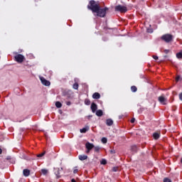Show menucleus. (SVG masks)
<instances>
[{"label": "nucleus", "mask_w": 182, "mask_h": 182, "mask_svg": "<svg viewBox=\"0 0 182 182\" xmlns=\"http://www.w3.org/2000/svg\"><path fill=\"white\" fill-rule=\"evenodd\" d=\"M87 9H90V11H92V14H96V16H98L99 18H106L107 11H109V8L107 7L101 9L100 4L96 3L95 0L90 1Z\"/></svg>", "instance_id": "f257e3e1"}, {"label": "nucleus", "mask_w": 182, "mask_h": 182, "mask_svg": "<svg viewBox=\"0 0 182 182\" xmlns=\"http://www.w3.org/2000/svg\"><path fill=\"white\" fill-rule=\"evenodd\" d=\"M161 39L164 42H166V43H170L173 42L174 37L173 36V35H171L170 33H166V34L161 36Z\"/></svg>", "instance_id": "f03ea898"}, {"label": "nucleus", "mask_w": 182, "mask_h": 182, "mask_svg": "<svg viewBox=\"0 0 182 182\" xmlns=\"http://www.w3.org/2000/svg\"><path fill=\"white\" fill-rule=\"evenodd\" d=\"M114 9L117 12H120L121 14H126L127 12V7L125 6L117 5Z\"/></svg>", "instance_id": "7ed1b4c3"}, {"label": "nucleus", "mask_w": 182, "mask_h": 182, "mask_svg": "<svg viewBox=\"0 0 182 182\" xmlns=\"http://www.w3.org/2000/svg\"><path fill=\"white\" fill-rule=\"evenodd\" d=\"M14 59L18 63H22V62L25 60V56H23L22 54H17L14 56Z\"/></svg>", "instance_id": "20e7f679"}, {"label": "nucleus", "mask_w": 182, "mask_h": 182, "mask_svg": "<svg viewBox=\"0 0 182 182\" xmlns=\"http://www.w3.org/2000/svg\"><path fill=\"white\" fill-rule=\"evenodd\" d=\"M158 101L159 103H161V105H164V106L167 105V98H166V97H164L163 95L158 97Z\"/></svg>", "instance_id": "39448f33"}, {"label": "nucleus", "mask_w": 182, "mask_h": 182, "mask_svg": "<svg viewBox=\"0 0 182 182\" xmlns=\"http://www.w3.org/2000/svg\"><path fill=\"white\" fill-rule=\"evenodd\" d=\"M40 80L44 86H50V82L49 80H47L43 77H40Z\"/></svg>", "instance_id": "423d86ee"}, {"label": "nucleus", "mask_w": 182, "mask_h": 182, "mask_svg": "<svg viewBox=\"0 0 182 182\" xmlns=\"http://www.w3.org/2000/svg\"><path fill=\"white\" fill-rule=\"evenodd\" d=\"M60 170H63V168H56L54 169V174L56 176V178H60L62 176H60Z\"/></svg>", "instance_id": "0eeeda50"}, {"label": "nucleus", "mask_w": 182, "mask_h": 182, "mask_svg": "<svg viewBox=\"0 0 182 182\" xmlns=\"http://www.w3.org/2000/svg\"><path fill=\"white\" fill-rule=\"evenodd\" d=\"M161 136V132L160 131H157L153 134V138L154 140H159Z\"/></svg>", "instance_id": "6e6552de"}, {"label": "nucleus", "mask_w": 182, "mask_h": 182, "mask_svg": "<svg viewBox=\"0 0 182 182\" xmlns=\"http://www.w3.org/2000/svg\"><path fill=\"white\" fill-rule=\"evenodd\" d=\"M91 110H92V113L96 112V110H97V105H96V103L92 102L91 104Z\"/></svg>", "instance_id": "1a4fd4ad"}, {"label": "nucleus", "mask_w": 182, "mask_h": 182, "mask_svg": "<svg viewBox=\"0 0 182 182\" xmlns=\"http://www.w3.org/2000/svg\"><path fill=\"white\" fill-rule=\"evenodd\" d=\"M85 147L87 150H92V149L95 147V145H93V144H91L90 142H87L85 144Z\"/></svg>", "instance_id": "9d476101"}, {"label": "nucleus", "mask_w": 182, "mask_h": 182, "mask_svg": "<svg viewBox=\"0 0 182 182\" xmlns=\"http://www.w3.org/2000/svg\"><path fill=\"white\" fill-rule=\"evenodd\" d=\"M23 174L24 177H29L31 176V171L29 169H23Z\"/></svg>", "instance_id": "9b49d317"}, {"label": "nucleus", "mask_w": 182, "mask_h": 182, "mask_svg": "<svg viewBox=\"0 0 182 182\" xmlns=\"http://www.w3.org/2000/svg\"><path fill=\"white\" fill-rule=\"evenodd\" d=\"M78 159L81 161H83L84 160H87V155H79Z\"/></svg>", "instance_id": "f8f14e48"}, {"label": "nucleus", "mask_w": 182, "mask_h": 182, "mask_svg": "<svg viewBox=\"0 0 182 182\" xmlns=\"http://www.w3.org/2000/svg\"><path fill=\"white\" fill-rule=\"evenodd\" d=\"M96 116H97L98 117H102V116H103V111L102 109L97 110Z\"/></svg>", "instance_id": "ddd939ff"}, {"label": "nucleus", "mask_w": 182, "mask_h": 182, "mask_svg": "<svg viewBox=\"0 0 182 182\" xmlns=\"http://www.w3.org/2000/svg\"><path fill=\"white\" fill-rule=\"evenodd\" d=\"M106 124H107V126H113V119H107L106 120Z\"/></svg>", "instance_id": "4468645a"}, {"label": "nucleus", "mask_w": 182, "mask_h": 182, "mask_svg": "<svg viewBox=\"0 0 182 182\" xmlns=\"http://www.w3.org/2000/svg\"><path fill=\"white\" fill-rule=\"evenodd\" d=\"M100 97V94L99 92H95L93 95H92V99H99Z\"/></svg>", "instance_id": "2eb2a0df"}, {"label": "nucleus", "mask_w": 182, "mask_h": 182, "mask_svg": "<svg viewBox=\"0 0 182 182\" xmlns=\"http://www.w3.org/2000/svg\"><path fill=\"white\" fill-rule=\"evenodd\" d=\"M55 107L58 108V109H60V107H62V103L59 101H57L55 102Z\"/></svg>", "instance_id": "dca6fc26"}, {"label": "nucleus", "mask_w": 182, "mask_h": 182, "mask_svg": "<svg viewBox=\"0 0 182 182\" xmlns=\"http://www.w3.org/2000/svg\"><path fill=\"white\" fill-rule=\"evenodd\" d=\"M73 87L75 90H77V89H79V84L77 82L74 83Z\"/></svg>", "instance_id": "f3484780"}, {"label": "nucleus", "mask_w": 182, "mask_h": 182, "mask_svg": "<svg viewBox=\"0 0 182 182\" xmlns=\"http://www.w3.org/2000/svg\"><path fill=\"white\" fill-rule=\"evenodd\" d=\"M131 90H132V92H137V87H136L134 85L132 86Z\"/></svg>", "instance_id": "a211bd4d"}, {"label": "nucleus", "mask_w": 182, "mask_h": 182, "mask_svg": "<svg viewBox=\"0 0 182 182\" xmlns=\"http://www.w3.org/2000/svg\"><path fill=\"white\" fill-rule=\"evenodd\" d=\"M102 143H103L104 144H106V143H107V138L106 137H102L101 139Z\"/></svg>", "instance_id": "6ab92c4d"}, {"label": "nucleus", "mask_w": 182, "mask_h": 182, "mask_svg": "<svg viewBox=\"0 0 182 182\" xmlns=\"http://www.w3.org/2000/svg\"><path fill=\"white\" fill-rule=\"evenodd\" d=\"M176 58L178 59H182V53L179 52V53H176Z\"/></svg>", "instance_id": "aec40b11"}, {"label": "nucleus", "mask_w": 182, "mask_h": 182, "mask_svg": "<svg viewBox=\"0 0 182 182\" xmlns=\"http://www.w3.org/2000/svg\"><path fill=\"white\" fill-rule=\"evenodd\" d=\"M85 105H86L87 106H90V100L85 99Z\"/></svg>", "instance_id": "412c9836"}, {"label": "nucleus", "mask_w": 182, "mask_h": 182, "mask_svg": "<svg viewBox=\"0 0 182 182\" xmlns=\"http://www.w3.org/2000/svg\"><path fill=\"white\" fill-rule=\"evenodd\" d=\"M45 154H46V151H44L43 153H41V154H37V157H39V158H41V157H43V156L45 155Z\"/></svg>", "instance_id": "4be33fe9"}, {"label": "nucleus", "mask_w": 182, "mask_h": 182, "mask_svg": "<svg viewBox=\"0 0 182 182\" xmlns=\"http://www.w3.org/2000/svg\"><path fill=\"white\" fill-rule=\"evenodd\" d=\"M131 150H132V151H137V146L136 145H134L131 147Z\"/></svg>", "instance_id": "5701e85b"}, {"label": "nucleus", "mask_w": 182, "mask_h": 182, "mask_svg": "<svg viewBox=\"0 0 182 182\" xmlns=\"http://www.w3.org/2000/svg\"><path fill=\"white\" fill-rule=\"evenodd\" d=\"M94 150H95V153H99V151H100V146H95V147H94Z\"/></svg>", "instance_id": "b1692460"}, {"label": "nucleus", "mask_w": 182, "mask_h": 182, "mask_svg": "<svg viewBox=\"0 0 182 182\" xmlns=\"http://www.w3.org/2000/svg\"><path fill=\"white\" fill-rule=\"evenodd\" d=\"M80 133H86L87 132V128H82L80 129Z\"/></svg>", "instance_id": "393cba45"}, {"label": "nucleus", "mask_w": 182, "mask_h": 182, "mask_svg": "<svg viewBox=\"0 0 182 182\" xmlns=\"http://www.w3.org/2000/svg\"><path fill=\"white\" fill-rule=\"evenodd\" d=\"M41 173L44 174V176H46L48 174V170L47 169H41Z\"/></svg>", "instance_id": "a878e982"}, {"label": "nucleus", "mask_w": 182, "mask_h": 182, "mask_svg": "<svg viewBox=\"0 0 182 182\" xmlns=\"http://www.w3.org/2000/svg\"><path fill=\"white\" fill-rule=\"evenodd\" d=\"M77 171H79V169H77V166H75L73 170L74 174L77 173Z\"/></svg>", "instance_id": "bb28decb"}, {"label": "nucleus", "mask_w": 182, "mask_h": 182, "mask_svg": "<svg viewBox=\"0 0 182 182\" xmlns=\"http://www.w3.org/2000/svg\"><path fill=\"white\" fill-rule=\"evenodd\" d=\"M164 182H171V179L168 178H164Z\"/></svg>", "instance_id": "cd10ccee"}, {"label": "nucleus", "mask_w": 182, "mask_h": 182, "mask_svg": "<svg viewBox=\"0 0 182 182\" xmlns=\"http://www.w3.org/2000/svg\"><path fill=\"white\" fill-rule=\"evenodd\" d=\"M107 164V161H106V159H102V161H101V164Z\"/></svg>", "instance_id": "c85d7f7f"}, {"label": "nucleus", "mask_w": 182, "mask_h": 182, "mask_svg": "<svg viewBox=\"0 0 182 182\" xmlns=\"http://www.w3.org/2000/svg\"><path fill=\"white\" fill-rule=\"evenodd\" d=\"M180 79H181V77H180V75H178L176 78V81L178 82V80H180Z\"/></svg>", "instance_id": "c756f323"}, {"label": "nucleus", "mask_w": 182, "mask_h": 182, "mask_svg": "<svg viewBox=\"0 0 182 182\" xmlns=\"http://www.w3.org/2000/svg\"><path fill=\"white\" fill-rule=\"evenodd\" d=\"M152 58H153V59H154L155 60H159V57L156 56V55H153Z\"/></svg>", "instance_id": "7c9ffc66"}, {"label": "nucleus", "mask_w": 182, "mask_h": 182, "mask_svg": "<svg viewBox=\"0 0 182 182\" xmlns=\"http://www.w3.org/2000/svg\"><path fill=\"white\" fill-rule=\"evenodd\" d=\"M109 153H111V154H114L116 153V151L113 150V149H111L109 151Z\"/></svg>", "instance_id": "2f4dec72"}, {"label": "nucleus", "mask_w": 182, "mask_h": 182, "mask_svg": "<svg viewBox=\"0 0 182 182\" xmlns=\"http://www.w3.org/2000/svg\"><path fill=\"white\" fill-rule=\"evenodd\" d=\"M164 52L166 53V55H167L168 52H170V50H164Z\"/></svg>", "instance_id": "473e14b6"}, {"label": "nucleus", "mask_w": 182, "mask_h": 182, "mask_svg": "<svg viewBox=\"0 0 182 182\" xmlns=\"http://www.w3.org/2000/svg\"><path fill=\"white\" fill-rule=\"evenodd\" d=\"M179 99L182 101V92L179 94Z\"/></svg>", "instance_id": "72a5a7b5"}, {"label": "nucleus", "mask_w": 182, "mask_h": 182, "mask_svg": "<svg viewBox=\"0 0 182 182\" xmlns=\"http://www.w3.org/2000/svg\"><path fill=\"white\" fill-rule=\"evenodd\" d=\"M134 122H136V119L132 118V119H131V123H134Z\"/></svg>", "instance_id": "f704fd0d"}, {"label": "nucleus", "mask_w": 182, "mask_h": 182, "mask_svg": "<svg viewBox=\"0 0 182 182\" xmlns=\"http://www.w3.org/2000/svg\"><path fill=\"white\" fill-rule=\"evenodd\" d=\"M66 105H67V106H70V105H71L70 101L67 102H66Z\"/></svg>", "instance_id": "c9c22d12"}, {"label": "nucleus", "mask_w": 182, "mask_h": 182, "mask_svg": "<svg viewBox=\"0 0 182 182\" xmlns=\"http://www.w3.org/2000/svg\"><path fill=\"white\" fill-rule=\"evenodd\" d=\"M71 182H76V180H75V178H73V179L71 180Z\"/></svg>", "instance_id": "e433bc0d"}, {"label": "nucleus", "mask_w": 182, "mask_h": 182, "mask_svg": "<svg viewBox=\"0 0 182 182\" xmlns=\"http://www.w3.org/2000/svg\"><path fill=\"white\" fill-rule=\"evenodd\" d=\"M0 154H2V149L0 148Z\"/></svg>", "instance_id": "4c0bfd02"}, {"label": "nucleus", "mask_w": 182, "mask_h": 182, "mask_svg": "<svg viewBox=\"0 0 182 182\" xmlns=\"http://www.w3.org/2000/svg\"><path fill=\"white\" fill-rule=\"evenodd\" d=\"M90 150L87 149L86 153H90Z\"/></svg>", "instance_id": "58836bf2"}, {"label": "nucleus", "mask_w": 182, "mask_h": 182, "mask_svg": "<svg viewBox=\"0 0 182 182\" xmlns=\"http://www.w3.org/2000/svg\"><path fill=\"white\" fill-rule=\"evenodd\" d=\"M113 171H117L116 168H113Z\"/></svg>", "instance_id": "ea45409f"}]
</instances>
